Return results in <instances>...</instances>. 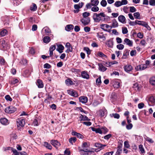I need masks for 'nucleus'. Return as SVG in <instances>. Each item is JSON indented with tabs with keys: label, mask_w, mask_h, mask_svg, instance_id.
I'll list each match as a JSON object with an SVG mask.
<instances>
[{
	"label": "nucleus",
	"mask_w": 155,
	"mask_h": 155,
	"mask_svg": "<svg viewBox=\"0 0 155 155\" xmlns=\"http://www.w3.org/2000/svg\"><path fill=\"white\" fill-rule=\"evenodd\" d=\"M81 75L82 78H84L86 79H88L89 78V75L86 71H82L81 72Z\"/></svg>",
	"instance_id": "nucleus-12"
},
{
	"label": "nucleus",
	"mask_w": 155,
	"mask_h": 155,
	"mask_svg": "<svg viewBox=\"0 0 155 155\" xmlns=\"http://www.w3.org/2000/svg\"><path fill=\"white\" fill-rule=\"evenodd\" d=\"M100 3L101 5L104 7H105L107 5V2L105 0H102Z\"/></svg>",
	"instance_id": "nucleus-58"
},
{
	"label": "nucleus",
	"mask_w": 155,
	"mask_h": 155,
	"mask_svg": "<svg viewBox=\"0 0 155 155\" xmlns=\"http://www.w3.org/2000/svg\"><path fill=\"white\" fill-rule=\"evenodd\" d=\"M143 26L146 27L147 29L149 30H151L150 27L149 26L148 24L145 22H144Z\"/></svg>",
	"instance_id": "nucleus-59"
},
{
	"label": "nucleus",
	"mask_w": 155,
	"mask_h": 155,
	"mask_svg": "<svg viewBox=\"0 0 155 155\" xmlns=\"http://www.w3.org/2000/svg\"><path fill=\"white\" fill-rule=\"evenodd\" d=\"M44 146L47 148L51 150L52 147L50 144L46 142H45L44 143Z\"/></svg>",
	"instance_id": "nucleus-34"
},
{
	"label": "nucleus",
	"mask_w": 155,
	"mask_h": 155,
	"mask_svg": "<svg viewBox=\"0 0 155 155\" xmlns=\"http://www.w3.org/2000/svg\"><path fill=\"white\" fill-rule=\"evenodd\" d=\"M8 31L5 29L1 30L0 32V35L2 36H5L7 34Z\"/></svg>",
	"instance_id": "nucleus-39"
},
{
	"label": "nucleus",
	"mask_w": 155,
	"mask_h": 155,
	"mask_svg": "<svg viewBox=\"0 0 155 155\" xmlns=\"http://www.w3.org/2000/svg\"><path fill=\"white\" fill-rule=\"evenodd\" d=\"M58 48L56 49L57 51L60 53H62L63 51V50L64 49V47L63 45H57Z\"/></svg>",
	"instance_id": "nucleus-20"
},
{
	"label": "nucleus",
	"mask_w": 155,
	"mask_h": 155,
	"mask_svg": "<svg viewBox=\"0 0 155 155\" xmlns=\"http://www.w3.org/2000/svg\"><path fill=\"white\" fill-rule=\"evenodd\" d=\"M97 37L99 38H102L103 40L106 39V37L102 32L97 33Z\"/></svg>",
	"instance_id": "nucleus-22"
},
{
	"label": "nucleus",
	"mask_w": 155,
	"mask_h": 155,
	"mask_svg": "<svg viewBox=\"0 0 155 155\" xmlns=\"http://www.w3.org/2000/svg\"><path fill=\"white\" fill-rule=\"evenodd\" d=\"M1 47H2L3 50H6L9 48V45L7 43H6L5 41L2 40L1 42Z\"/></svg>",
	"instance_id": "nucleus-6"
},
{
	"label": "nucleus",
	"mask_w": 155,
	"mask_h": 155,
	"mask_svg": "<svg viewBox=\"0 0 155 155\" xmlns=\"http://www.w3.org/2000/svg\"><path fill=\"white\" fill-rule=\"evenodd\" d=\"M51 39L48 36H45L43 39V42L46 43H49Z\"/></svg>",
	"instance_id": "nucleus-35"
},
{
	"label": "nucleus",
	"mask_w": 155,
	"mask_h": 155,
	"mask_svg": "<svg viewBox=\"0 0 155 155\" xmlns=\"http://www.w3.org/2000/svg\"><path fill=\"white\" fill-rule=\"evenodd\" d=\"M149 101L152 103H155V96H151L149 98Z\"/></svg>",
	"instance_id": "nucleus-40"
},
{
	"label": "nucleus",
	"mask_w": 155,
	"mask_h": 155,
	"mask_svg": "<svg viewBox=\"0 0 155 155\" xmlns=\"http://www.w3.org/2000/svg\"><path fill=\"white\" fill-rule=\"evenodd\" d=\"M42 30L45 31V33L46 35L48 34L51 32V31L50 28L48 27H44L42 29Z\"/></svg>",
	"instance_id": "nucleus-27"
},
{
	"label": "nucleus",
	"mask_w": 155,
	"mask_h": 155,
	"mask_svg": "<svg viewBox=\"0 0 155 155\" xmlns=\"http://www.w3.org/2000/svg\"><path fill=\"white\" fill-rule=\"evenodd\" d=\"M65 47L67 48L68 49H69L71 52L72 51V48L69 43L67 42L66 43L65 45Z\"/></svg>",
	"instance_id": "nucleus-43"
},
{
	"label": "nucleus",
	"mask_w": 155,
	"mask_h": 155,
	"mask_svg": "<svg viewBox=\"0 0 155 155\" xmlns=\"http://www.w3.org/2000/svg\"><path fill=\"white\" fill-rule=\"evenodd\" d=\"M17 125L18 127H23L25 124V120L21 118H18L16 120Z\"/></svg>",
	"instance_id": "nucleus-4"
},
{
	"label": "nucleus",
	"mask_w": 155,
	"mask_h": 155,
	"mask_svg": "<svg viewBox=\"0 0 155 155\" xmlns=\"http://www.w3.org/2000/svg\"><path fill=\"white\" fill-rule=\"evenodd\" d=\"M118 23L117 21L115 19L113 21L112 24V26H111V27H112V28H115L117 27L118 26Z\"/></svg>",
	"instance_id": "nucleus-36"
},
{
	"label": "nucleus",
	"mask_w": 155,
	"mask_h": 155,
	"mask_svg": "<svg viewBox=\"0 0 155 155\" xmlns=\"http://www.w3.org/2000/svg\"><path fill=\"white\" fill-rule=\"evenodd\" d=\"M0 121L1 123L3 125H7L9 124L8 120L5 117L0 119Z\"/></svg>",
	"instance_id": "nucleus-17"
},
{
	"label": "nucleus",
	"mask_w": 155,
	"mask_h": 155,
	"mask_svg": "<svg viewBox=\"0 0 155 155\" xmlns=\"http://www.w3.org/2000/svg\"><path fill=\"white\" fill-rule=\"evenodd\" d=\"M114 5L116 7H119L122 5L121 2L120 1L116 2Z\"/></svg>",
	"instance_id": "nucleus-55"
},
{
	"label": "nucleus",
	"mask_w": 155,
	"mask_h": 155,
	"mask_svg": "<svg viewBox=\"0 0 155 155\" xmlns=\"http://www.w3.org/2000/svg\"><path fill=\"white\" fill-rule=\"evenodd\" d=\"M147 68V66L146 65H140L137 66L136 69L137 71H142L145 69Z\"/></svg>",
	"instance_id": "nucleus-13"
},
{
	"label": "nucleus",
	"mask_w": 155,
	"mask_h": 155,
	"mask_svg": "<svg viewBox=\"0 0 155 155\" xmlns=\"http://www.w3.org/2000/svg\"><path fill=\"white\" fill-rule=\"evenodd\" d=\"M119 21L122 23H125V18L123 15H120L118 17Z\"/></svg>",
	"instance_id": "nucleus-21"
},
{
	"label": "nucleus",
	"mask_w": 155,
	"mask_h": 155,
	"mask_svg": "<svg viewBox=\"0 0 155 155\" xmlns=\"http://www.w3.org/2000/svg\"><path fill=\"white\" fill-rule=\"evenodd\" d=\"M18 80L17 79H13V80L11 82H10V83L12 84H15L17 83H18Z\"/></svg>",
	"instance_id": "nucleus-64"
},
{
	"label": "nucleus",
	"mask_w": 155,
	"mask_h": 155,
	"mask_svg": "<svg viewBox=\"0 0 155 155\" xmlns=\"http://www.w3.org/2000/svg\"><path fill=\"white\" fill-rule=\"evenodd\" d=\"M130 11L131 12H134L136 11V8L134 6H131L129 7Z\"/></svg>",
	"instance_id": "nucleus-60"
},
{
	"label": "nucleus",
	"mask_w": 155,
	"mask_h": 155,
	"mask_svg": "<svg viewBox=\"0 0 155 155\" xmlns=\"http://www.w3.org/2000/svg\"><path fill=\"white\" fill-rule=\"evenodd\" d=\"M36 84L38 88H43L44 87V84L42 81L40 79H38L37 81Z\"/></svg>",
	"instance_id": "nucleus-18"
},
{
	"label": "nucleus",
	"mask_w": 155,
	"mask_h": 155,
	"mask_svg": "<svg viewBox=\"0 0 155 155\" xmlns=\"http://www.w3.org/2000/svg\"><path fill=\"white\" fill-rule=\"evenodd\" d=\"M149 82L151 85L155 86V77H151L150 79Z\"/></svg>",
	"instance_id": "nucleus-32"
},
{
	"label": "nucleus",
	"mask_w": 155,
	"mask_h": 155,
	"mask_svg": "<svg viewBox=\"0 0 155 155\" xmlns=\"http://www.w3.org/2000/svg\"><path fill=\"white\" fill-rule=\"evenodd\" d=\"M91 3H87L86 6L87 9H90L92 6H97L99 3L98 0H91Z\"/></svg>",
	"instance_id": "nucleus-2"
},
{
	"label": "nucleus",
	"mask_w": 155,
	"mask_h": 155,
	"mask_svg": "<svg viewBox=\"0 0 155 155\" xmlns=\"http://www.w3.org/2000/svg\"><path fill=\"white\" fill-rule=\"evenodd\" d=\"M113 86L115 88H118L120 87V83L118 82L114 81L113 82Z\"/></svg>",
	"instance_id": "nucleus-38"
},
{
	"label": "nucleus",
	"mask_w": 155,
	"mask_h": 155,
	"mask_svg": "<svg viewBox=\"0 0 155 155\" xmlns=\"http://www.w3.org/2000/svg\"><path fill=\"white\" fill-rule=\"evenodd\" d=\"M110 116L111 117H114V118H117V119H119L120 118V117L119 114L117 113H113L111 114H110Z\"/></svg>",
	"instance_id": "nucleus-45"
},
{
	"label": "nucleus",
	"mask_w": 155,
	"mask_h": 155,
	"mask_svg": "<svg viewBox=\"0 0 155 155\" xmlns=\"http://www.w3.org/2000/svg\"><path fill=\"white\" fill-rule=\"evenodd\" d=\"M76 141V138L75 137H71L69 139V142L72 144H73V143L75 142Z\"/></svg>",
	"instance_id": "nucleus-46"
},
{
	"label": "nucleus",
	"mask_w": 155,
	"mask_h": 155,
	"mask_svg": "<svg viewBox=\"0 0 155 155\" xmlns=\"http://www.w3.org/2000/svg\"><path fill=\"white\" fill-rule=\"evenodd\" d=\"M101 83V77L100 76L96 80V84L97 85H100Z\"/></svg>",
	"instance_id": "nucleus-53"
},
{
	"label": "nucleus",
	"mask_w": 155,
	"mask_h": 155,
	"mask_svg": "<svg viewBox=\"0 0 155 155\" xmlns=\"http://www.w3.org/2000/svg\"><path fill=\"white\" fill-rule=\"evenodd\" d=\"M144 22V21H138L137 20L135 21V24H138L142 26L143 25Z\"/></svg>",
	"instance_id": "nucleus-52"
},
{
	"label": "nucleus",
	"mask_w": 155,
	"mask_h": 155,
	"mask_svg": "<svg viewBox=\"0 0 155 155\" xmlns=\"http://www.w3.org/2000/svg\"><path fill=\"white\" fill-rule=\"evenodd\" d=\"M73 28L74 26L72 25H67L65 28V30L68 31H69L73 29Z\"/></svg>",
	"instance_id": "nucleus-33"
},
{
	"label": "nucleus",
	"mask_w": 155,
	"mask_h": 155,
	"mask_svg": "<svg viewBox=\"0 0 155 155\" xmlns=\"http://www.w3.org/2000/svg\"><path fill=\"white\" fill-rule=\"evenodd\" d=\"M79 101L83 104H85L87 102L88 98L87 97L84 96H81L79 97Z\"/></svg>",
	"instance_id": "nucleus-11"
},
{
	"label": "nucleus",
	"mask_w": 155,
	"mask_h": 155,
	"mask_svg": "<svg viewBox=\"0 0 155 155\" xmlns=\"http://www.w3.org/2000/svg\"><path fill=\"white\" fill-rule=\"evenodd\" d=\"M122 32L124 34H126L128 32V30L126 27H124L122 28Z\"/></svg>",
	"instance_id": "nucleus-54"
},
{
	"label": "nucleus",
	"mask_w": 155,
	"mask_h": 155,
	"mask_svg": "<svg viewBox=\"0 0 155 155\" xmlns=\"http://www.w3.org/2000/svg\"><path fill=\"white\" fill-rule=\"evenodd\" d=\"M41 118V117L40 116L38 117H35V118L33 122V124L34 126H38L40 123Z\"/></svg>",
	"instance_id": "nucleus-7"
},
{
	"label": "nucleus",
	"mask_w": 155,
	"mask_h": 155,
	"mask_svg": "<svg viewBox=\"0 0 155 155\" xmlns=\"http://www.w3.org/2000/svg\"><path fill=\"white\" fill-rule=\"evenodd\" d=\"M110 17L109 16H106V15L105 14V17L103 18V21H105L106 22H107L110 21Z\"/></svg>",
	"instance_id": "nucleus-49"
},
{
	"label": "nucleus",
	"mask_w": 155,
	"mask_h": 155,
	"mask_svg": "<svg viewBox=\"0 0 155 155\" xmlns=\"http://www.w3.org/2000/svg\"><path fill=\"white\" fill-rule=\"evenodd\" d=\"M139 148L142 153H143L145 152L144 150L142 145L140 144L139 146Z\"/></svg>",
	"instance_id": "nucleus-61"
},
{
	"label": "nucleus",
	"mask_w": 155,
	"mask_h": 155,
	"mask_svg": "<svg viewBox=\"0 0 155 155\" xmlns=\"http://www.w3.org/2000/svg\"><path fill=\"white\" fill-rule=\"evenodd\" d=\"M124 69L126 72L129 73L132 71L133 68L131 65L127 64L124 67Z\"/></svg>",
	"instance_id": "nucleus-10"
},
{
	"label": "nucleus",
	"mask_w": 155,
	"mask_h": 155,
	"mask_svg": "<svg viewBox=\"0 0 155 155\" xmlns=\"http://www.w3.org/2000/svg\"><path fill=\"white\" fill-rule=\"evenodd\" d=\"M104 17L105 14L104 12L94 13L93 14L92 18L94 22L99 23L103 21V18Z\"/></svg>",
	"instance_id": "nucleus-1"
},
{
	"label": "nucleus",
	"mask_w": 155,
	"mask_h": 155,
	"mask_svg": "<svg viewBox=\"0 0 155 155\" xmlns=\"http://www.w3.org/2000/svg\"><path fill=\"white\" fill-rule=\"evenodd\" d=\"M90 145L89 143H87V142H84L83 143L82 145V148L85 151L88 150L87 147L89 146Z\"/></svg>",
	"instance_id": "nucleus-28"
},
{
	"label": "nucleus",
	"mask_w": 155,
	"mask_h": 155,
	"mask_svg": "<svg viewBox=\"0 0 155 155\" xmlns=\"http://www.w3.org/2000/svg\"><path fill=\"white\" fill-rule=\"evenodd\" d=\"M16 110L17 109L15 107L12 106H10L6 107L5 111L6 113L12 114L16 111Z\"/></svg>",
	"instance_id": "nucleus-3"
},
{
	"label": "nucleus",
	"mask_w": 155,
	"mask_h": 155,
	"mask_svg": "<svg viewBox=\"0 0 155 155\" xmlns=\"http://www.w3.org/2000/svg\"><path fill=\"white\" fill-rule=\"evenodd\" d=\"M134 15L136 19H140V14L139 12H137L134 14Z\"/></svg>",
	"instance_id": "nucleus-51"
},
{
	"label": "nucleus",
	"mask_w": 155,
	"mask_h": 155,
	"mask_svg": "<svg viewBox=\"0 0 155 155\" xmlns=\"http://www.w3.org/2000/svg\"><path fill=\"white\" fill-rule=\"evenodd\" d=\"M37 9V6L35 4L33 3L30 8V9L31 11H35Z\"/></svg>",
	"instance_id": "nucleus-41"
},
{
	"label": "nucleus",
	"mask_w": 155,
	"mask_h": 155,
	"mask_svg": "<svg viewBox=\"0 0 155 155\" xmlns=\"http://www.w3.org/2000/svg\"><path fill=\"white\" fill-rule=\"evenodd\" d=\"M124 42L127 45H128L129 46L131 47L133 45V41L128 38H125L124 40Z\"/></svg>",
	"instance_id": "nucleus-19"
},
{
	"label": "nucleus",
	"mask_w": 155,
	"mask_h": 155,
	"mask_svg": "<svg viewBox=\"0 0 155 155\" xmlns=\"http://www.w3.org/2000/svg\"><path fill=\"white\" fill-rule=\"evenodd\" d=\"M129 55V51L127 50H125L124 51L123 54V56L122 57V58L123 59H126L127 57Z\"/></svg>",
	"instance_id": "nucleus-30"
},
{
	"label": "nucleus",
	"mask_w": 155,
	"mask_h": 155,
	"mask_svg": "<svg viewBox=\"0 0 155 155\" xmlns=\"http://www.w3.org/2000/svg\"><path fill=\"white\" fill-rule=\"evenodd\" d=\"M84 51H86L87 54L88 55L91 54V51L87 47H84Z\"/></svg>",
	"instance_id": "nucleus-50"
},
{
	"label": "nucleus",
	"mask_w": 155,
	"mask_h": 155,
	"mask_svg": "<svg viewBox=\"0 0 155 155\" xmlns=\"http://www.w3.org/2000/svg\"><path fill=\"white\" fill-rule=\"evenodd\" d=\"M5 98L7 101H11L12 100V99L11 97L10 96L8 95H6L5 97Z\"/></svg>",
	"instance_id": "nucleus-63"
},
{
	"label": "nucleus",
	"mask_w": 155,
	"mask_h": 155,
	"mask_svg": "<svg viewBox=\"0 0 155 155\" xmlns=\"http://www.w3.org/2000/svg\"><path fill=\"white\" fill-rule=\"evenodd\" d=\"M90 14L89 12H85L82 14V16L83 18L88 17L90 15Z\"/></svg>",
	"instance_id": "nucleus-62"
},
{
	"label": "nucleus",
	"mask_w": 155,
	"mask_h": 155,
	"mask_svg": "<svg viewBox=\"0 0 155 155\" xmlns=\"http://www.w3.org/2000/svg\"><path fill=\"white\" fill-rule=\"evenodd\" d=\"M98 65L99 66V70L101 71L104 72L107 70V68L104 67L101 64L99 63Z\"/></svg>",
	"instance_id": "nucleus-26"
},
{
	"label": "nucleus",
	"mask_w": 155,
	"mask_h": 155,
	"mask_svg": "<svg viewBox=\"0 0 155 155\" xmlns=\"http://www.w3.org/2000/svg\"><path fill=\"white\" fill-rule=\"evenodd\" d=\"M95 146L96 147L101 149H103L104 147L106 146V145H103L100 143H95Z\"/></svg>",
	"instance_id": "nucleus-31"
},
{
	"label": "nucleus",
	"mask_w": 155,
	"mask_h": 155,
	"mask_svg": "<svg viewBox=\"0 0 155 155\" xmlns=\"http://www.w3.org/2000/svg\"><path fill=\"white\" fill-rule=\"evenodd\" d=\"M99 111L101 117H103L105 116H106L107 113V110L104 108L100 110Z\"/></svg>",
	"instance_id": "nucleus-15"
},
{
	"label": "nucleus",
	"mask_w": 155,
	"mask_h": 155,
	"mask_svg": "<svg viewBox=\"0 0 155 155\" xmlns=\"http://www.w3.org/2000/svg\"><path fill=\"white\" fill-rule=\"evenodd\" d=\"M97 56L102 58H106L107 57V56L104 54L103 52L99 51L97 53Z\"/></svg>",
	"instance_id": "nucleus-42"
},
{
	"label": "nucleus",
	"mask_w": 155,
	"mask_h": 155,
	"mask_svg": "<svg viewBox=\"0 0 155 155\" xmlns=\"http://www.w3.org/2000/svg\"><path fill=\"white\" fill-rule=\"evenodd\" d=\"M86 153L87 155H94V151L92 150H90L88 149V150L86 151Z\"/></svg>",
	"instance_id": "nucleus-48"
},
{
	"label": "nucleus",
	"mask_w": 155,
	"mask_h": 155,
	"mask_svg": "<svg viewBox=\"0 0 155 155\" xmlns=\"http://www.w3.org/2000/svg\"><path fill=\"white\" fill-rule=\"evenodd\" d=\"M80 119L81 121L84 120L89 121L90 120L86 116L82 115H81L80 116Z\"/></svg>",
	"instance_id": "nucleus-29"
},
{
	"label": "nucleus",
	"mask_w": 155,
	"mask_h": 155,
	"mask_svg": "<svg viewBox=\"0 0 155 155\" xmlns=\"http://www.w3.org/2000/svg\"><path fill=\"white\" fill-rule=\"evenodd\" d=\"M84 4L83 2H81L79 3L78 4H75L74 5V8L75 9H79L82 7Z\"/></svg>",
	"instance_id": "nucleus-24"
},
{
	"label": "nucleus",
	"mask_w": 155,
	"mask_h": 155,
	"mask_svg": "<svg viewBox=\"0 0 155 155\" xmlns=\"http://www.w3.org/2000/svg\"><path fill=\"white\" fill-rule=\"evenodd\" d=\"M101 28L105 31H108L107 29L110 28V29L112 28L111 26H110L107 24H102L100 25Z\"/></svg>",
	"instance_id": "nucleus-8"
},
{
	"label": "nucleus",
	"mask_w": 155,
	"mask_h": 155,
	"mask_svg": "<svg viewBox=\"0 0 155 155\" xmlns=\"http://www.w3.org/2000/svg\"><path fill=\"white\" fill-rule=\"evenodd\" d=\"M92 130L93 131H95L96 133H99L100 134H102V130H101V129L100 128H94L93 127L92 128Z\"/></svg>",
	"instance_id": "nucleus-37"
},
{
	"label": "nucleus",
	"mask_w": 155,
	"mask_h": 155,
	"mask_svg": "<svg viewBox=\"0 0 155 155\" xmlns=\"http://www.w3.org/2000/svg\"><path fill=\"white\" fill-rule=\"evenodd\" d=\"M81 21L84 26H85L89 23L90 21V19L89 17L83 18L81 19Z\"/></svg>",
	"instance_id": "nucleus-5"
},
{
	"label": "nucleus",
	"mask_w": 155,
	"mask_h": 155,
	"mask_svg": "<svg viewBox=\"0 0 155 155\" xmlns=\"http://www.w3.org/2000/svg\"><path fill=\"white\" fill-rule=\"evenodd\" d=\"M117 48L120 50L123 49L124 47V46L123 44H119L117 45Z\"/></svg>",
	"instance_id": "nucleus-56"
},
{
	"label": "nucleus",
	"mask_w": 155,
	"mask_h": 155,
	"mask_svg": "<svg viewBox=\"0 0 155 155\" xmlns=\"http://www.w3.org/2000/svg\"><path fill=\"white\" fill-rule=\"evenodd\" d=\"M106 44L110 48H112L114 45V42L112 39H110L106 42Z\"/></svg>",
	"instance_id": "nucleus-14"
},
{
	"label": "nucleus",
	"mask_w": 155,
	"mask_h": 155,
	"mask_svg": "<svg viewBox=\"0 0 155 155\" xmlns=\"http://www.w3.org/2000/svg\"><path fill=\"white\" fill-rule=\"evenodd\" d=\"M72 134L74 136H76L79 138L82 139L83 138V136L81 134L78 133L75 131H73L72 132Z\"/></svg>",
	"instance_id": "nucleus-23"
},
{
	"label": "nucleus",
	"mask_w": 155,
	"mask_h": 155,
	"mask_svg": "<svg viewBox=\"0 0 155 155\" xmlns=\"http://www.w3.org/2000/svg\"><path fill=\"white\" fill-rule=\"evenodd\" d=\"M91 10L93 12H97L99 10V8L97 6H94L92 7H91Z\"/></svg>",
	"instance_id": "nucleus-47"
},
{
	"label": "nucleus",
	"mask_w": 155,
	"mask_h": 155,
	"mask_svg": "<svg viewBox=\"0 0 155 155\" xmlns=\"http://www.w3.org/2000/svg\"><path fill=\"white\" fill-rule=\"evenodd\" d=\"M101 129L102 130V133L104 134H106L108 131V129L105 127H102Z\"/></svg>",
	"instance_id": "nucleus-57"
},
{
	"label": "nucleus",
	"mask_w": 155,
	"mask_h": 155,
	"mask_svg": "<svg viewBox=\"0 0 155 155\" xmlns=\"http://www.w3.org/2000/svg\"><path fill=\"white\" fill-rule=\"evenodd\" d=\"M56 148H58L60 145V144L56 140H52L50 142Z\"/></svg>",
	"instance_id": "nucleus-9"
},
{
	"label": "nucleus",
	"mask_w": 155,
	"mask_h": 155,
	"mask_svg": "<svg viewBox=\"0 0 155 155\" xmlns=\"http://www.w3.org/2000/svg\"><path fill=\"white\" fill-rule=\"evenodd\" d=\"M65 83L67 86H70L74 84L71 79L69 78L65 80Z\"/></svg>",
	"instance_id": "nucleus-25"
},
{
	"label": "nucleus",
	"mask_w": 155,
	"mask_h": 155,
	"mask_svg": "<svg viewBox=\"0 0 155 155\" xmlns=\"http://www.w3.org/2000/svg\"><path fill=\"white\" fill-rule=\"evenodd\" d=\"M68 94L71 95L72 96L75 97H77L78 95L77 92L71 90H68Z\"/></svg>",
	"instance_id": "nucleus-16"
},
{
	"label": "nucleus",
	"mask_w": 155,
	"mask_h": 155,
	"mask_svg": "<svg viewBox=\"0 0 155 155\" xmlns=\"http://www.w3.org/2000/svg\"><path fill=\"white\" fill-rule=\"evenodd\" d=\"M121 147L120 146H118L117 147V151L116 152V155H119L122 152Z\"/></svg>",
	"instance_id": "nucleus-44"
}]
</instances>
